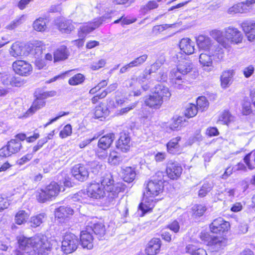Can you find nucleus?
Segmentation results:
<instances>
[{
  "label": "nucleus",
  "instance_id": "nucleus-31",
  "mask_svg": "<svg viewBox=\"0 0 255 255\" xmlns=\"http://www.w3.org/2000/svg\"><path fill=\"white\" fill-rule=\"evenodd\" d=\"M224 31H222L219 29H213L210 31V35L219 44L225 48V46L228 45L225 42V34Z\"/></svg>",
  "mask_w": 255,
  "mask_h": 255
},
{
  "label": "nucleus",
  "instance_id": "nucleus-16",
  "mask_svg": "<svg viewBox=\"0 0 255 255\" xmlns=\"http://www.w3.org/2000/svg\"><path fill=\"white\" fill-rule=\"evenodd\" d=\"M12 67L14 72L21 76L29 75L32 70L31 65L24 60H17L12 64Z\"/></svg>",
  "mask_w": 255,
  "mask_h": 255
},
{
  "label": "nucleus",
  "instance_id": "nucleus-38",
  "mask_svg": "<svg viewBox=\"0 0 255 255\" xmlns=\"http://www.w3.org/2000/svg\"><path fill=\"white\" fill-rule=\"evenodd\" d=\"M123 158L115 151H111L108 159V163L112 165H117L120 164Z\"/></svg>",
  "mask_w": 255,
  "mask_h": 255
},
{
  "label": "nucleus",
  "instance_id": "nucleus-37",
  "mask_svg": "<svg viewBox=\"0 0 255 255\" xmlns=\"http://www.w3.org/2000/svg\"><path fill=\"white\" fill-rule=\"evenodd\" d=\"M29 217V214L24 210H19L15 214L14 217L15 223L19 225H23L26 223Z\"/></svg>",
  "mask_w": 255,
  "mask_h": 255
},
{
  "label": "nucleus",
  "instance_id": "nucleus-54",
  "mask_svg": "<svg viewBox=\"0 0 255 255\" xmlns=\"http://www.w3.org/2000/svg\"><path fill=\"white\" fill-rule=\"evenodd\" d=\"M212 188V186L210 183H204L199 191V196L201 197H204L211 190Z\"/></svg>",
  "mask_w": 255,
  "mask_h": 255
},
{
  "label": "nucleus",
  "instance_id": "nucleus-52",
  "mask_svg": "<svg viewBox=\"0 0 255 255\" xmlns=\"http://www.w3.org/2000/svg\"><path fill=\"white\" fill-rule=\"evenodd\" d=\"M193 214L195 216L200 217L203 215L206 208L205 206L202 205H196L192 208Z\"/></svg>",
  "mask_w": 255,
  "mask_h": 255
},
{
  "label": "nucleus",
  "instance_id": "nucleus-51",
  "mask_svg": "<svg viewBox=\"0 0 255 255\" xmlns=\"http://www.w3.org/2000/svg\"><path fill=\"white\" fill-rule=\"evenodd\" d=\"M158 6L157 3L154 0L149 1L146 4L141 7V11L143 13H146L149 10L155 9Z\"/></svg>",
  "mask_w": 255,
  "mask_h": 255
},
{
  "label": "nucleus",
  "instance_id": "nucleus-6",
  "mask_svg": "<svg viewBox=\"0 0 255 255\" xmlns=\"http://www.w3.org/2000/svg\"><path fill=\"white\" fill-rule=\"evenodd\" d=\"M61 190L60 185L56 182H51L44 189H41L37 195V200L42 203L52 200L58 196Z\"/></svg>",
  "mask_w": 255,
  "mask_h": 255
},
{
  "label": "nucleus",
  "instance_id": "nucleus-49",
  "mask_svg": "<svg viewBox=\"0 0 255 255\" xmlns=\"http://www.w3.org/2000/svg\"><path fill=\"white\" fill-rule=\"evenodd\" d=\"M241 112L244 115H249L252 112L251 104L250 101L244 99L242 103Z\"/></svg>",
  "mask_w": 255,
  "mask_h": 255
},
{
  "label": "nucleus",
  "instance_id": "nucleus-23",
  "mask_svg": "<svg viewBox=\"0 0 255 255\" xmlns=\"http://www.w3.org/2000/svg\"><path fill=\"white\" fill-rule=\"evenodd\" d=\"M199 59L201 65L204 68V69L209 68L210 70L213 67V59L215 60L219 61L216 57L213 55V54L207 52L201 53Z\"/></svg>",
  "mask_w": 255,
  "mask_h": 255
},
{
  "label": "nucleus",
  "instance_id": "nucleus-5",
  "mask_svg": "<svg viewBox=\"0 0 255 255\" xmlns=\"http://www.w3.org/2000/svg\"><path fill=\"white\" fill-rule=\"evenodd\" d=\"M197 44L200 49L213 54L219 60H221L224 56L223 49L218 45L213 44L211 39L207 36L200 35L196 39Z\"/></svg>",
  "mask_w": 255,
  "mask_h": 255
},
{
  "label": "nucleus",
  "instance_id": "nucleus-42",
  "mask_svg": "<svg viewBox=\"0 0 255 255\" xmlns=\"http://www.w3.org/2000/svg\"><path fill=\"white\" fill-rule=\"evenodd\" d=\"M186 250L188 253L192 255H207L205 250L203 248L196 249V248L192 245H188L186 247Z\"/></svg>",
  "mask_w": 255,
  "mask_h": 255
},
{
  "label": "nucleus",
  "instance_id": "nucleus-55",
  "mask_svg": "<svg viewBox=\"0 0 255 255\" xmlns=\"http://www.w3.org/2000/svg\"><path fill=\"white\" fill-rule=\"evenodd\" d=\"M136 103H133L129 105L128 106L123 108L120 110L117 111V115L118 116H122L125 115L128 113L130 111L133 109L136 106Z\"/></svg>",
  "mask_w": 255,
  "mask_h": 255
},
{
  "label": "nucleus",
  "instance_id": "nucleus-35",
  "mask_svg": "<svg viewBox=\"0 0 255 255\" xmlns=\"http://www.w3.org/2000/svg\"><path fill=\"white\" fill-rule=\"evenodd\" d=\"M233 72L232 70L225 71L221 76V85L223 88H227L232 82Z\"/></svg>",
  "mask_w": 255,
  "mask_h": 255
},
{
  "label": "nucleus",
  "instance_id": "nucleus-39",
  "mask_svg": "<svg viewBox=\"0 0 255 255\" xmlns=\"http://www.w3.org/2000/svg\"><path fill=\"white\" fill-rule=\"evenodd\" d=\"M33 28L37 31H45L47 28L46 19L42 17L36 19L33 23Z\"/></svg>",
  "mask_w": 255,
  "mask_h": 255
},
{
  "label": "nucleus",
  "instance_id": "nucleus-30",
  "mask_svg": "<svg viewBox=\"0 0 255 255\" xmlns=\"http://www.w3.org/2000/svg\"><path fill=\"white\" fill-rule=\"evenodd\" d=\"M250 10L247 7L244 1L238 2L229 7L227 10L228 13L235 14L237 13H248Z\"/></svg>",
  "mask_w": 255,
  "mask_h": 255
},
{
  "label": "nucleus",
  "instance_id": "nucleus-14",
  "mask_svg": "<svg viewBox=\"0 0 255 255\" xmlns=\"http://www.w3.org/2000/svg\"><path fill=\"white\" fill-rule=\"evenodd\" d=\"M86 228L92 234L94 233L96 235L101 237L105 234V226L98 222L96 219L89 218L86 222Z\"/></svg>",
  "mask_w": 255,
  "mask_h": 255
},
{
  "label": "nucleus",
  "instance_id": "nucleus-64",
  "mask_svg": "<svg viewBox=\"0 0 255 255\" xmlns=\"http://www.w3.org/2000/svg\"><path fill=\"white\" fill-rule=\"evenodd\" d=\"M106 111H104L103 108L101 106H98L96 108L95 111V116L97 118H100L104 117L106 114Z\"/></svg>",
  "mask_w": 255,
  "mask_h": 255
},
{
  "label": "nucleus",
  "instance_id": "nucleus-58",
  "mask_svg": "<svg viewBox=\"0 0 255 255\" xmlns=\"http://www.w3.org/2000/svg\"><path fill=\"white\" fill-rule=\"evenodd\" d=\"M167 228L173 231L175 233H177L179 231L180 226L179 223L175 220L171 223H169Z\"/></svg>",
  "mask_w": 255,
  "mask_h": 255
},
{
  "label": "nucleus",
  "instance_id": "nucleus-19",
  "mask_svg": "<svg viewBox=\"0 0 255 255\" xmlns=\"http://www.w3.org/2000/svg\"><path fill=\"white\" fill-rule=\"evenodd\" d=\"M161 246V241L158 238H153L147 244L145 253L147 255H156L159 253Z\"/></svg>",
  "mask_w": 255,
  "mask_h": 255
},
{
  "label": "nucleus",
  "instance_id": "nucleus-33",
  "mask_svg": "<svg viewBox=\"0 0 255 255\" xmlns=\"http://www.w3.org/2000/svg\"><path fill=\"white\" fill-rule=\"evenodd\" d=\"M123 180L127 182H132L135 177L136 173L134 169L131 167H126L122 170Z\"/></svg>",
  "mask_w": 255,
  "mask_h": 255
},
{
  "label": "nucleus",
  "instance_id": "nucleus-43",
  "mask_svg": "<svg viewBox=\"0 0 255 255\" xmlns=\"http://www.w3.org/2000/svg\"><path fill=\"white\" fill-rule=\"evenodd\" d=\"M26 15L22 14L16 18L8 24L6 28L9 30H12L17 27L18 25L24 22L26 20Z\"/></svg>",
  "mask_w": 255,
  "mask_h": 255
},
{
  "label": "nucleus",
  "instance_id": "nucleus-29",
  "mask_svg": "<svg viewBox=\"0 0 255 255\" xmlns=\"http://www.w3.org/2000/svg\"><path fill=\"white\" fill-rule=\"evenodd\" d=\"M115 138L113 133H110L103 136L99 140L98 146L99 148L106 150L109 148Z\"/></svg>",
  "mask_w": 255,
  "mask_h": 255
},
{
  "label": "nucleus",
  "instance_id": "nucleus-46",
  "mask_svg": "<svg viewBox=\"0 0 255 255\" xmlns=\"http://www.w3.org/2000/svg\"><path fill=\"white\" fill-rule=\"evenodd\" d=\"M197 111V107L194 104H189L185 111V116L188 118H192L196 115Z\"/></svg>",
  "mask_w": 255,
  "mask_h": 255
},
{
  "label": "nucleus",
  "instance_id": "nucleus-15",
  "mask_svg": "<svg viewBox=\"0 0 255 255\" xmlns=\"http://www.w3.org/2000/svg\"><path fill=\"white\" fill-rule=\"evenodd\" d=\"M230 227V223L221 218L214 220L210 225V229L211 232L219 234L227 232Z\"/></svg>",
  "mask_w": 255,
  "mask_h": 255
},
{
  "label": "nucleus",
  "instance_id": "nucleus-41",
  "mask_svg": "<svg viewBox=\"0 0 255 255\" xmlns=\"http://www.w3.org/2000/svg\"><path fill=\"white\" fill-rule=\"evenodd\" d=\"M45 218L44 214H40L32 216L29 220L30 226L33 228L39 226L43 222Z\"/></svg>",
  "mask_w": 255,
  "mask_h": 255
},
{
  "label": "nucleus",
  "instance_id": "nucleus-9",
  "mask_svg": "<svg viewBox=\"0 0 255 255\" xmlns=\"http://www.w3.org/2000/svg\"><path fill=\"white\" fill-rule=\"evenodd\" d=\"M56 94V92L55 91L43 92L36 94L35 95V99L33 102L27 113L33 114L37 110L41 109L45 106V99L49 97H54Z\"/></svg>",
  "mask_w": 255,
  "mask_h": 255
},
{
  "label": "nucleus",
  "instance_id": "nucleus-13",
  "mask_svg": "<svg viewBox=\"0 0 255 255\" xmlns=\"http://www.w3.org/2000/svg\"><path fill=\"white\" fill-rule=\"evenodd\" d=\"M182 172L181 166L177 162L169 160L166 164V172L170 179L177 180Z\"/></svg>",
  "mask_w": 255,
  "mask_h": 255
},
{
  "label": "nucleus",
  "instance_id": "nucleus-11",
  "mask_svg": "<svg viewBox=\"0 0 255 255\" xmlns=\"http://www.w3.org/2000/svg\"><path fill=\"white\" fill-rule=\"evenodd\" d=\"M201 239L205 242L208 241V245L212 246L216 251L223 249L227 244V240L222 237H210L208 234L202 233Z\"/></svg>",
  "mask_w": 255,
  "mask_h": 255
},
{
  "label": "nucleus",
  "instance_id": "nucleus-26",
  "mask_svg": "<svg viewBox=\"0 0 255 255\" xmlns=\"http://www.w3.org/2000/svg\"><path fill=\"white\" fill-rule=\"evenodd\" d=\"M154 93L158 95L161 100L164 102L169 100L171 96V94L169 88L163 85L159 84L155 87Z\"/></svg>",
  "mask_w": 255,
  "mask_h": 255
},
{
  "label": "nucleus",
  "instance_id": "nucleus-12",
  "mask_svg": "<svg viewBox=\"0 0 255 255\" xmlns=\"http://www.w3.org/2000/svg\"><path fill=\"white\" fill-rule=\"evenodd\" d=\"M103 21V18L100 17L94 19V21L82 24L79 28L78 35L84 38L87 34L100 26Z\"/></svg>",
  "mask_w": 255,
  "mask_h": 255
},
{
  "label": "nucleus",
  "instance_id": "nucleus-2",
  "mask_svg": "<svg viewBox=\"0 0 255 255\" xmlns=\"http://www.w3.org/2000/svg\"><path fill=\"white\" fill-rule=\"evenodd\" d=\"M114 180L111 174L103 177L101 182L92 183L87 188L86 193L80 191L75 198L84 203H90V199H101L106 195V192H112L114 189Z\"/></svg>",
  "mask_w": 255,
  "mask_h": 255
},
{
  "label": "nucleus",
  "instance_id": "nucleus-28",
  "mask_svg": "<svg viewBox=\"0 0 255 255\" xmlns=\"http://www.w3.org/2000/svg\"><path fill=\"white\" fill-rule=\"evenodd\" d=\"M55 23L59 30L62 33H69L75 28L72 22L69 20L59 18L56 20Z\"/></svg>",
  "mask_w": 255,
  "mask_h": 255
},
{
  "label": "nucleus",
  "instance_id": "nucleus-10",
  "mask_svg": "<svg viewBox=\"0 0 255 255\" xmlns=\"http://www.w3.org/2000/svg\"><path fill=\"white\" fill-rule=\"evenodd\" d=\"M79 245V240L75 235L66 234L62 242V250L66 254H71L76 250Z\"/></svg>",
  "mask_w": 255,
  "mask_h": 255
},
{
  "label": "nucleus",
  "instance_id": "nucleus-57",
  "mask_svg": "<svg viewBox=\"0 0 255 255\" xmlns=\"http://www.w3.org/2000/svg\"><path fill=\"white\" fill-rule=\"evenodd\" d=\"M8 148L7 144L0 149V157H6L11 156L12 154Z\"/></svg>",
  "mask_w": 255,
  "mask_h": 255
},
{
  "label": "nucleus",
  "instance_id": "nucleus-47",
  "mask_svg": "<svg viewBox=\"0 0 255 255\" xmlns=\"http://www.w3.org/2000/svg\"><path fill=\"white\" fill-rule=\"evenodd\" d=\"M234 120L233 117L229 112L224 111L219 118V121L222 122L223 124L228 125Z\"/></svg>",
  "mask_w": 255,
  "mask_h": 255
},
{
  "label": "nucleus",
  "instance_id": "nucleus-36",
  "mask_svg": "<svg viewBox=\"0 0 255 255\" xmlns=\"http://www.w3.org/2000/svg\"><path fill=\"white\" fill-rule=\"evenodd\" d=\"M10 76L6 73H0V84H2L3 85H7L9 83L12 86L16 87L19 86L20 85V82L17 80L16 78H14L12 81H10Z\"/></svg>",
  "mask_w": 255,
  "mask_h": 255
},
{
  "label": "nucleus",
  "instance_id": "nucleus-7",
  "mask_svg": "<svg viewBox=\"0 0 255 255\" xmlns=\"http://www.w3.org/2000/svg\"><path fill=\"white\" fill-rule=\"evenodd\" d=\"M148 73H146L144 70V73L138 76L137 77H132L128 81V85L129 87H133V95L138 96L141 95V92L140 89H136L140 86L142 89L144 91H147L150 88L149 83H146L148 79Z\"/></svg>",
  "mask_w": 255,
  "mask_h": 255
},
{
  "label": "nucleus",
  "instance_id": "nucleus-4",
  "mask_svg": "<svg viewBox=\"0 0 255 255\" xmlns=\"http://www.w3.org/2000/svg\"><path fill=\"white\" fill-rule=\"evenodd\" d=\"M193 67L190 60L186 59L179 60L176 68L173 69L169 75V79L175 87L182 88L183 76L190 73Z\"/></svg>",
  "mask_w": 255,
  "mask_h": 255
},
{
  "label": "nucleus",
  "instance_id": "nucleus-40",
  "mask_svg": "<svg viewBox=\"0 0 255 255\" xmlns=\"http://www.w3.org/2000/svg\"><path fill=\"white\" fill-rule=\"evenodd\" d=\"M7 144L12 154L18 152L22 147L21 142L18 139H11Z\"/></svg>",
  "mask_w": 255,
  "mask_h": 255
},
{
  "label": "nucleus",
  "instance_id": "nucleus-48",
  "mask_svg": "<svg viewBox=\"0 0 255 255\" xmlns=\"http://www.w3.org/2000/svg\"><path fill=\"white\" fill-rule=\"evenodd\" d=\"M148 56L147 54H143L129 62L132 68L138 67L143 64L147 60Z\"/></svg>",
  "mask_w": 255,
  "mask_h": 255
},
{
  "label": "nucleus",
  "instance_id": "nucleus-24",
  "mask_svg": "<svg viewBox=\"0 0 255 255\" xmlns=\"http://www.w3.org/2000/svg\"><path fill=\"white\" fill-rule=\"evenodd\" d=\"M116 147L123 152L128 151L130 147V137L128 134L121 133L120 137L117 142Z\"/></svg>",
  "mask_w": 255,
  "mask_h": 255
},
{
  "label": "nucleus",
  "instance_id": "nucleus-53",
  "mask_svg": "<svg viewBox=\"0 0 255 255\" xmlns=\"http://www.w3.org/2000/svg\"><path fill=\"white\" fill-rule=\"evenodd\" d=\"M72 127L70 125H66L59 133V136L62 138H64L70 136L72 133Z\"/></svg>",
  "mask_w": 255,
  "mask_h": 255
},
{
  "label": "nucleus",
  "instance_id": "nucleus-3",
  "mask_svg": "<svg viewBox=\"0 0 255 255\" xmlns=\"http://www.w3.org/2000/svg\"><path fill=\"white\" fill-rule=\"evenodd\" d=\"M163 190V183L161 179H153L148 182L143 193L142 201L139 205V209L142 212L141 216L152 210L159 200L157 197L162 193Z\"/></svg>",
  "mask_w": 255,
  "mask_h": 255
},
{
  "label": "nucleus",
  "instance_id": "nucleus-56",
  "mask_svg": "<svg viewBox=\"0 0 255 255\" xmlns=\"http://www.w3.org/2000/svg\"><path fill=\"white\" fill-rule=\"evenodd\" d=\"M106 60L104 59H101L98 61L94 62L91 65V68L93 70H97L103 67L106 64Z\"/></svg>",
  "mask_w": 255,
  "mask_h": 255
},
{
  "label": "nucleus",
  "instance_id": "nucleus-60",
  "mask_svg": "<svg viewBox=\"0 0 255 255\" xmlns=\"http://www.w3.org/2000/svg\"><path fill=\"white\" fill-rule=\"evenodd\" d=\"M118 84L117 83L111 84L105 90L103 91L101 94V97H105L108 93L115 91L118 87Z\"/></svg>",
  "mask_w": 255,
  "mask_h": 255
},
{
  "label": "nucleus",
  "instance_id": "nucleus-27",
  "mask_svg": "<svg viewBox=\"0 0 255 255\" xmlns=\"http://www.w3.org/2000/svg\"><path fill=\"white\" fill-rule=\"evenodd\" d=\"M73 213L74 211L70 207L61 206L56 209L55 216L60 220V222H62L69 218Z\"/></svg>",
  "mask_w": 255,
  "mask_h": 255
},
{
  "label": "nucleus",
  "instance_id": "nucleus-1",
  "mask_svg": "<svg viewBox=\"0 0 255 255\" xmlns=\"http://www.w3.org/2000/svg\"><path fill=\"white\" fill-rule=\"evenodd\" d=\"M18 248L15 250L14 255H26L32 248L37 252L38 255H47L52 247L53 240L42 234H39L31 238L19 236L17 238Z\"/></svg>",
  "mask_w": 255,
  "mask_h": 255
},
{
  "label": "nucleus",
  "instance_id": "nucleus-50",
  "mask_svg": "<svg viewBox=\"0 0 255 255\" xmlns=\"http://www.w3.org/2000/svg\"><path fill=\"white\" fill-rule=\"evenodd\" d=\"M252 161L255 163V150L247 155L244 158L245 162L250 169H253L255 168L254 165L251 163Z\"/></svg>",
  "mask_w": 255,
  "mask_h": 255
},
{
  "label": "nucleus",
  "instance_id": "nucleus-20",
  "mask_svg": "<svg viewBox=\"0 0 255 255\" xmlns=\"http://www.w3.org/2000/svg\"><path fill=\"white\" fill-rule=\"evenodd\" d=\"M179 47L182 52L187 55L194 53L195 43L189 38H183L179 42Z\"/></svg>",
  "mask_w": 255,
  "mask_h": 255
},
{
  "label": "nucleus",
  "instance_id": "nucleus-25",
  "mask_svg": "<svg viewBox=\"0 0 255 255\" xmlns=\"http://www.w3.org/2000/svg\"><path fill=\"white\" fill-rule=\"evenodd\" d=\"M181 140V137L177 136L172 138L166 144L167 151L168 153L172 154H179L182 149L179 144Z\"/></svg>",
  "mask_w": 255,
  "mask_h": 255
},
{
  "label": "nucleus",
  "instance_id": "nucleus-44",
  "mask_svg": "<svg viewBox=\"0 0 255 255\" xmlns=\"http://www.w3.org/2000/svg\"><path fill=\"white\" fill-rule=\"evenodd\" d=\"M85 76L81 74L78 73L69 79L68 83L72 86H76L82 84L85 80Z\"/></svg>",
  "mask_w": 255,
  "mask_h": 255
},
{
  "label": "nucleus",
  "instance_id": "nucleus-17",
  "mask_svg": "<svg viewBox=\"0 0 255 255\" xmlns=\"http://www.w3.org/2000/svg\"><path fill=\"white\" fill-rule=\"evenodd\" d=\"M72 173L75 179L80 181L86 180L89 176V172L87 168L81 164L75 165L73 167Z\"/></svg>",
  "mask_w": 255,
  "mask_h": 255
},
{
  "label": "nucleus",
  "instance_id": "nucleus-61",
  "mask_svg": "<svg viewBox=\"0 0 255 255\" xmlns=\"http://www.w3.org/2000/svg\"><path fill=\"white\" fill-rule=\"evenodd\" d=\"M167 154L165 152H158L154 155V159L157 162L163 161L166 158Z\"/></svg>",
  "mask_w": 255,
  "mask_h": 255
},
{
  "label": "nucleus",
  "instance_id": "nucleus-63",
  "mask_svg": "<svg viewBox=\"0 0 255 255\" xmlns=\"http://www.w3.org/2000/svg\"><path fill=\"white\" fill-rule=\"evenodd\" d=\"M32 157L33 155L31 154H27L18 160L17 163L18 165H22L30 160Z\"/></svg>",
  "mask_w": 255,
  "mask_h": 255
},
{
  "label": "nucleus",
  "instance_id": "nucleus-62",
  "mask_svg": "<svg viewBox=\"0 0 255 255\" xmlns=\"http://www.w3.org/2000/svg\"><path fill=\"white\" fill-rule=\"evenodd\" d=\"M9 205L8 199L0 196V212L6 209Z\"/></svg>",
  "mask_w": 255,
  "mask_h": 255
},
{
  "label": "nucleus",
  "instance_id": "nucleus-18",
  "mask_svg": "<svg viewBox=\"0 0 255 255\" xmlns=\"http://www.w3.org/2000/svg\"><path fill=\"white\" fill-rule=\"evenodd\" d=\"M241 25L248 40L251 42H255V23L246 20Z\"/></svg>",
  "mask_w": 255,
  "mask_h": 255
},
{
  "label": "nucleus",
  "instance_id": "nucleus-59",
  "mask_svg": "<svg viewBox=\"0 0 255 255\" xmlns=\"http://www.w3.org/2000/svg\"><path fill=\"white\" fill-rule=\"evenodd\" d=\"M255 68L254 67L250 65L245 67L243 70V74L246 78L250 77L254 73Z\"/></svg>",
  "mask_w": 255,
  "mask_h": 255
},
{
  "label": "nucleus",
  "instance_id": "nucleus-32",
  "mask_svg": "<svg viewBox=\"0 0 255 255\" xmlns=\"http://www.w3.org/2000/svg\"><path fill=\"white\" fill-rule=\"evenodd\" d=\"M9 53L11 56L16 58L24 55V50L22 44L19 42L13 43L9 49Z\"/></svg>",
  "mask_w": 255,
  "mask_h": 255
},
{
  "label": "nucleus",
  "instance_id": "nucleus-34",
  "mask_svg": "<svg viewBox=\"0 0 255 255\" xmlns=\"http://www.w3.org/2000/svg\"><path fill=\"white\" fill-rule=\"evenodd\" d=\"M69 52L66 46L62 45L58 48L54 54V61L57 62L68 58Z\"/></svg>",
  "mask_w": 255,
  "mask_h": 255
},
{
  "label": "nucleus",
  "instance_id": "nucleus-22",
  "mask_svg": "<svg viewBox=\"0 0 255 255\" xmlns=\"http://www.w3.org/2000/svg\"><path fill=\"white\" fill-rule=\"evenodd\" d=\"M163 102L158 97V95L153 93L152 94L146 97L144 99L145 104L153 109H159L162 106Z\"/></svg>",
  "mask_w": 255,
  "mask_h": 255
},
{
  "label": "nucleus",
  "instance_id": "nucleus-45",
  "mask_svg": "<svg viewBox=\"0 0 255 255\" xmlns=\"http://www.w3.org/2000/svg\"><path fill=\"white\" fill-rule=\"evenodd\" d=\"M208 106L209 102L205 97L201 96L197 99L196 106L197 110L205 111L208 108Z\"/></svg>",
  "mask_w": 255,
  "mask_h": 255
},
{
  "label": "nucleus",
  "instance_id": "nucleus-21",
  "mask_svg": "<svg viewBox=\"0 0 255 255\" xmlns=\"http://www.w3.org/2000/svg\"><path fill=\"white\" fill-rule=\"evenodd\" d=\"M80 241L83 248L91 250L93 247V237L91 232L86 228L81 233Z\"/></svg>",
  "mask_w": 255,
  "mask_h": 255
},
{
  "label": "nucleus",
  "instance_id": "nucleus-8",
  "mask_svg": "<svg viewBox=\"0 0 255 255\" xmlns=\"http://www.w3.org/2000/svg\"><path fill=\"white\" fill-rule=\"evenodd\" d=\"M225 34V42L228 45L225 48H230L231 44H239L242 42L243 35L241 31L237 28L232 26L227 27L224 29Z\"/></svg>",
  "mask_w": 255,
  "mask_h": 255
}]
</instances>
